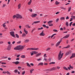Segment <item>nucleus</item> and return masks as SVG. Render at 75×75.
Here are the masks:
<instances>
[{"label":"nucleus","instance_id":"1","mask_svg":"<svg viewBox=\"0 0 75 75\" xmlns=\"http://www.w3.org/2000/svg\"><path fill=\"white\" fill-rule=\"evenodd\" d=\"M24 48V46L20 45L18 46L17 47L14 48V50H23Z\"/></svg>","mask_w":75,"mask_h":75},{"label":"nucleus","instance_id":"2","mask_svg":"<svg viewBox=\"0 0 75 75\" xmlns=\"http://www.w3.org/2000/svg\"><path fill=\"white\" fill-rule=\"evenodd\" d=\"M62 53V52L61 51H60L59 54L58 55V59L59 60H60L62 58V57H61V53Z\"/></svg>","mask_w":75,"mask_h":75},{"label":"nucleus","instance_id":"3","mask_svg":"<svg viewBox=\"0 0 75 75\" xmlns=\"http://www.w3.org/2000/svg\"><path fill=\"white\" fill-rule=\"evenodd\" d=\"M10 33L11 35L14 38H16V36H15V34H14V32L12 31Z\"/></svg>","mask_w":75,"mask_h":75},{"label":"nucleus","instance_id":"4","mask_svg":"<svg viewBox=\"0 0 75 75\" xmlns=\"http://www.w3.org/2000/svg\"><path fill=\"white\" fill-rule=\"evenodd\" d=\"M16 17L17 18H22V17L19 14H17L16 15Z\"/></svg>","mask_w":75,"mask_h":75},{"label":"nucleus","instance_id":"5","mask_svg":"<svg viewBox=\"0 0 75 75\" xmlns=\"http://www.w3.org/2000/svg\"><path fill=\"white\" fill-rule=\"evenodd\" d=\"M31 51H37L38 50V48H31Z\"/></svg>","mask_w":75,"mask_h":75},{"label":"nucleus","instance_id":"6","mask_svg":"<svg viewBox=\"0 0 75 75\" xmlns=\"http://www.w3.org/2000/svg\"><path fill=\"white\" fill-rule=\"evenodd\" d=\"M11 45H9L7 48V50H8L9 51H10V50H11Z\"/></svg>","mask_w":75,"mask_h":75},{"label":"nucleus","instance_id":"7","mask_svg":"<svg viewBox=\"0 0 75 75\" xmlns=\"http://www.w3.org/2000/svg\"><path fill=\"white\" fill-rule=\"evenodd\" d=\"M40 35H41V36H44L45 35V34L44 33V30H43L42 32L40 33Z\"/></svg>","mask_w":75,"mask_h":75},{"label":"nucleus","instance_id":"8","mask_svg":"<svg viewBox=\"0 0 75 75\" xmlns=\"http://www.w3.org/2000/svg\"><path fill=\"white\" fill-rule=\"evenodd\" d=\"M69 37V35L68 34L66 35L64 37H63V38H68V37Z\"/></svg>","mask_w":75,"mask_h":75},{"label":"nucleus","instance_id":"9","mask_svg":"<svg viewBox=\"0 0 75 75\" xmlns=\"http://www.w3.org/2000/svg\"><path fill=\"white\" fill-rule=\"evenodd\" d=\"M74 57H75V53L72 54V56L70 57V58L71 59L72 58H74Z\"/></svg>","mask_w":75,"mask_h":75},{"label":"nucleus","instance_id":"10","mask_svg":"<svg viewBox=\"0 0 75 75\" xmlns=\"http://www.w3.org/2000/svg\"><path fill=\"white\" fill-rule=\"evenodd\" d=\"M61 40H60L59 42H58L57 44H56V47H57V46H58L59 44H60V43H61Z\"/></svg>","mask_w":75,"mask_h":75},{"label":"nucleus","instance_id":"11","mask_svg":"<svg viewBox=\"0 0 75 75\" xmlns=\"http://www.w3.org/2000/svg\"><path fill=\"white\" fill-rule=\"evenodd\" d=\"M22 37H26V35L25 33H23L22 36Z\"/></svg>","mask_w":75,"mask_h":75},{"label":"nucleus","instance_id":"12","mask_svg":"<svg viewBox=\"0 0 75 75\" xmlns=\"http://www.w3.org/2000/svg\"><path fill=\"white\" fill-rule=\"evenodd\" d=\"M36 16L37 14H33L32 15V16L33 17H35Z\"/></svg>","mask_w":75,"mask_h":75},{"label":"nucleus","instance_id":"13","mask_svg":"<svg viewBox=\"0 0 75 75\" xmlns=\"http://www.w3.org/2000/svg\"><path fill=\"white\" fill-rule=\"evenodd\" d=\"M24 31L25 33L26 34H28V32L27 31L25 30V28L24 29Z\"/></svg>","mask_w":75,"mask_h":75},{"label":"nucleus","instance_id":"14","mask_svg":"<svg viewBox=\"0 0 75 75\" xmlns=\"http://www.w3.org/2000/svg\"><path fill=\"white\" fill-rule=\"evenodd\" d=\"M32 52H33L34 54H37L38 53V52H36V51H32Z\"/></svg>","mask_w":75,"mask_h":75},{"label":"nucleus","instance_id":"15","mask_svg":"<svg viewBox=\"0 0 75 75\" xmlns=\"http://www.w3.org/2000/svg\"><path fill=\"white\" fill-rule=\"evenodd\" d=\"M31 2H32V1L31 0H30L29 2L28 3V5H30L31 3Z\"/></svg>","mask_w":75,"mask_h":75},{"label":"nucleus","instance_id":"16","mask_svg":"<svg viewBox=\"0 0 75 75\" xmlns=\"http://www.w3.org/2000/svg\"><path fill=\"white\" fill-rule=\"evenodd\" d=\"M66 25L67 27H68L69 26V24L68 23V22H67L66 23Z\"/></svg>","mask_w":75,"mask_h":75},{"label":"nucleus","instance_id":"17","mask_svg":"<svg viewBox=\"0 0 75 75\" xmlns=\"http://www.w3.org/2000/svg\"><path fill=\"white\" fill-rule=\"evenodd\" d=\"M18 9H20V7H21V4H19L18 5Z\"/></svg>","mask_w":75,"mask_h":75},{"label":"nucleus","instance_id":"18","mask_svg":"<svg viewBox=\"0 0 75 75\" xmlns=\"http://www.w3.org/2000/svg\"><path fill=\"white\" fill-rule=\"evenodd\" d=\"M52 21H48L47 23L48 24H50V23H52V22H53Z\"/></svg>","mask_w":75,"mask_h":75},{"label":"nucleus","instance_id":"19","mask_svg":"<svg viewBox=\"0 0 75 75\" xmlns=\"http://www.w3.org/2000/svg\"><path fill=\"white\" fill-rule=\"evenodd\" d=\"M63 69H65V70H67V71H68V69L67 68V67H63Z\"/></svg>","mask_w":75,"mask_h":75},{"label":"nucleus","instance_id":"20","mask_svg":"<svg viewBox=\"0 0 75 75\" xmlns=\"http://www.w3.org/2000/svg\"><path fill=\"white\" fill-rule=\"evenodd\" d=\"M40 22V21H35L33 22V23H34L35 24H37V23H39Z\"/></svg>","mask_w":75,"mask_h":75},{"label":"nucleus","instance_id":"21","mask_svg":"<svg viewBox=\"0 0 75 75\" xmlns=\"http://www.w3.org/2000/svg\"><path fill=\"white\" fill-rule=\"evenodd\" d=\"M64 19H65L64 17H61L60 18V19L61 21L63 20H64Z\"/></svg>","mask_w":75,"mask_h":75},{"label":"nucleus","instance_id":"22","mask_svg":"<svg viewBox=\"0 0 75 75\" xmlns=\"http://www.w3.org/2000/svg\"><path fill=\"white\" fill-rule=\"evenodd\" d=\"M15 36H16V38H19V36H18V34H16Z\"/></svg>","mask_w":75,"mask_h":75},{"label":"nucleus","instance_id":"23","mask_svg":"<svg viewBox=\"0 0 75 75\" xmlns=\"http://www.w3.org/2000/svg\"><path fill=\"white\" fill-rule=\"evenodd\" d=\"M41 54V53H39L38 54H37L36 55V57H38V56H39V55H40Z\"/></svg>","mask_w":75,"mask_h":75},{"label":"nucleus","instance_id":"24","mask_svg":"<svg viewBox=\"0 0 75 75\" xmlns=\"http://www.w3.org/2000/svg\"><path fill=\"white\" fill-rule=\"evenodd\" d=\"M26 64L29 67H31V65H30V64H28V63H27Z\"/></svg>","mask_w":75,"mask_h":75},{"label":"nucleus","instance_id":"25","mask_svg":"<svg viewBox=\"0 0 75 75\" xmlns=\"http://www.w3.org/2000/svg\"><path fill=\"white\" fill-rule=\"evenodd\" d=\"M43 63H40L38 65H38H43Z\"/></svg>","mask_w":75,"mask_h":75},{"label":"nucleus","instance_id":"26","mask_svg":"<svg viewBox=\"0 0 75 75\" xmlns=\"http://www.w3.org/2000/svg\"><path fill=\"white\" fill-rule=\"evenodd\" d=\"M20 62L18 61H16L15 62V64L17 65V64H18Z\"/></svg>","mask_w":75,"mask_h":75},{"label":"nucleus","instance_id":"27","mask_svg":"<svg viewBox=\"0 0 75 75\" xmlns=\"http://www.w3.org/2000/svg\"><path fill=\"white\" fill-rule=\"evenodd\" d=\"M69 47H70V45H69L67 46V47H64L63 48H69Z\"/></svg>","mask_w":75,"mask_h":75},{"label":"nucleus","instance_id":"28","mask_svg":"<svg viewBox=\"0 0 75 75\" xmlns=\"http://www.w3.org/2000/svg\"><path fill=\"white\" fill-rule=\"evenodd\" d=\"M55 4L56 5H58V4H59V2H58L56 1L55 2Z\"/></svg>","mask_w":75,"mask_h":75},{"label":"nucleus","instance_id":"29","mask_svg":"<svg viewBox=\"0 0 75 75\" xmlns=\"http://www.w3.org/2000/svg\"><path fill=\"white\" fill-rule=\"evenodd\" d=\"M14 72L15 73H17V72H18V69L15 70Z\"/></svg>","mask_w":75,"mask_h":75},{"label":"nucleus","instance_id":"30","mask_svg":"<svg viewBox=\"0 0 75 75\" xmlns=\"http://www.w3.org/2000/svg\"><path fill=\"white\" fill-rule=\"evenodd\" d=\"M21 58H25V56L24 55H22L21 56Z\"/></svg>","mask_w":75,"mask_h":75},{"label":"nucleus","instance_id":"31","mask_svg":"<svg viewBox=\"0 0 75 75\" xmlns=\"http://www.w3.org/2000/svg\"><path fill=\"white\" fill-rule=\"evenodd\" d=\"M55 64V62H50L49 64Z\"/></svg>","mask_w":75,"mask_h":75},{"label":"nucleus","instance_id":"32","mask_svg":"<svg viewBox=\"0 0 75 75\" xmlns=\"http://www.w3.org/2000/svg\"><path fill=\"white\" fill-rule=\"evenodd\" d=\"M6 72L7 73V74H8V75H10L11 74V73H9V72H8V71H6Z\"/></svg>","mask_w":75,"mask_h":75},{"label":"nucleus","instance_id":"33","mask_svg":"<svg viewBox=\"0 0 75 75\" xmlns=\"http://www.w3.org/2000/svg\"><path fill=\"white\" fill-rule=\"evenodd\" d=\"M69 53L68 52H67L65 54L66 56H67L68 55H69Z\"/></svg>","mask_w":75,"mask_h":75},{"label":"nucleus","instance_id":"34","mask_svg":"<svg viewBox=\"0 0 75 75\" xmlns=\"http://www.w3.org/2000/svg\"><path fill=\"white\" fill-rule=\"evenodd\" d=\"M71 17L72 18H73V20H75V16H71Z\"/></svg>","mask_w":75,"mask_h":75},{"label":"nucleus","instance_id":"35","mask_svg":"<svg viewBox=\"0 0 75 75\" xmlns=\"http://www.w3.org/2000/svg\"><path fill=\"white\" fill-rule=\"evenodd\" d=\"M28 41H29V40L27 39L25 40L24 41L25 42H28Z\"/></svg>","mask_w":75,"mask_h":75},{"label":"nucleus","instance_id":"36","mask_svg":"<svg viewBox=\"0 0 75 75\" xmlns=\"http://www.w3.org/2000/svg\"><path fill=\"white\" fill-rule=\"evenodd\" d=\"M53 70H54V67L50 69V71H53Z\"/></svg>","mask_w":75,"mask_h":75},{"label":"nucleus","instance_id":"37","mask_svg":"<svg viewBox=\"0 0 75 75\" xmlns=\"http://www.w3.org/2000/svg\"><path fill=\"white\" fill-rule=\"evenodd\" d=\"M71 10V7H69L68 9V11H70Z\"/></svg>","mask_w":75,"mask_h":75},{"label":"nucleus","instance_id":"38","mask_svg":"<svg viewBox=\"0 0 75 75\" xmlns=\"http://www.w3.org/2000/svg\"><path fill=\"white\" fill-rule=\"evenodd\" d=\"M49 25L50 27H51L53 25V24H52V23H51L50 24H49Z\"/></svg>","mask_w":75,"mask_h":75},{"label":"nucleus","instance_id":"39","mask_svg":"<svg viewBox=\"0 0 75 75\" xmlns=\"http://www.w3.org/2000/svg\"><path fill=\"white\" fill-rule=\"evenodd\" d=\"M27 50H31V48H28L27 49Z\"/></svg>","mask_w":75,"mask_h":75},{"label":"nucleus","instance_id":"40","mask_svg":"<svg viewBox=\"0 0 75 75\" xmlns=\"http://www.w3.org/2000/svg\"><path fill=\"white\" fill-rule=\"evenodd\" d=\"M6 23H4V24H3V26L4 27H5L6 26V25H5Z\"/></svg>","mask_w":75,"mask_h":75},{"label":"nucleus","instance_id":"41","mask_svg":"<svg viewBox=\"0 0 75 75\" xmlns=\"http://www.w3.org/2000/svg\"><path fill=\"white\" fill-rule=\"evenodd\" d=\"M54 70H57V67H53Z\"/></svg>","mask_w":75,"mask_h":75},{"label":"nucleus","instance_id":"42","mask_svg":"<svg viewBox=\"0 0 75 75\" xmlns=\"http://www.w3.org/2000/svg\"><path fill=\"white\" fill-rule=\"evenodd\" d=\"M59 18H57V19L56 20V22H57H57H58V21H59Z\"/></svg>","mask_w":75,"mask_h":75},{"label":"nucleus","instance_id":"43","mask_svg":"<svg viewBox=\"0 0 75 75\" xmlns=\"http://www.w3.org/2000/svg\"><path fill=\"white\" fill-rule=\"evenodd\" d=\"M33 71H34V70H33V69H31L30 70V73L31 74H32V73H33Z\"/></svg>","mask_w":75,"mask_h":75},{"label":"nucleus","instance_id":"44","mask_svg":"<svg viewBox=\"0 0 75 75\" xmlns=\"http://www.w3.org/2000/svg\"><path fill=\"white\" fill-rule=\"evenodd\" d=\"M44 58H46V57H47V56H46V54H44Z\"/></svg>","mask_w":75,"mask_h":75},{"label":"nucleus","instance_id":"45","mask_svg":"<svg viewBox=\"0 0 75 75\" xmlns=\"http://www.w3.org/2000/svg\"><path fill=\"white\" fill-rule=\"evenodd\" d=\"M53 31L54 32H57V31H58V30H55V29L53 30Z\"/></svg>","mask_w":75,"mask_h":75},{"label":"nucleus","instance_id":"46","mask_svg":"<svg viewBox=\"0 0 75 75\" xmlns=\"http://www.w3.org/2000/svg\"><path fill=\"white\" fill-rule=\"evenodd\" d=\"M18 68L19 69V70H20V69H21V67H18Z\"/></svg>","mask_w":75,"mask_h":75},{"label":"nucleus","instance_id":"47","mask_svg":"<svg viewBox=\"0 0 75 75\" xmlns=\"http://www.w3.org/2000/svg\"><path fill=\"white\" fill-rule=\"evenodd\" d=\"M72 23H73V22H71L69 24V25H70V27H71V25H72Z\"/></svg>","mask_w":75,"mask_h":75},{"label":"nucleus","instance_id":"48","mask_svg":"<svg viewBox=\"0 0 75 75\" xmlns=\"http://www.w3.org/2000/svg\"><path fill=\"white\" fill-rule=\"evenodd\" d=\"M24 74H25V71H24L23 72H22V74L24 75Z\"/></svg>","mask_w":75,"mask_h":75},{"label":"nucleus","instance_id":"49","mask_svg":"<svg viewBox=\"0 0 75 75\" xmlns=\"http://www.w3.org/2000/svg\"><path fill=\"white\" fill-rule=\"evenodd\" d=\"M42 26L44 27H45H45H46V25H43Z\"/></svg>","mask_w":75,"mask_h":75},{"label":"nucleus","instance_id":"50","mask_svg":"<svg viewBox=\"0 0 75 75\" xmlns=\"http://www.w3.org/2000/svg\"><path fill=\"white\" fill-rule=\"evenodd\" d=\"M21 42V41H19L17 42V44H20Z\"/></svg>","mask_w":75,"mask_h":75},{"label":"nucleus","instance_id":"51","mask_svg":"<svg viewBox=\"0 0 75 75\" xmlns=\"http://www.w3.org/2000/svg\"><path fill=\"white\" fill-rule=\"evenodd\" d=\"M29 10L30 11V12H32V11H33V10L31 9H29Z\"/></svg>","mask_w":75,"mask_h":75},{"label":"nucleus","instance_id":"52","mask_svg":"<svg viewBox=\"0 0 75 75\" xmlns=\"http://www.w3.org/2000/svg\"><path fill=\"white\" fill-rule=\"evenodd\" d=\"M68 52H69V54H71V53H72V51H70Z\"/></svg>","mask_w":75,"mask_h":75},{"label":"nucleus","instance_id":"53","mask_svg":"<svg viewBox=\"0 0 75 75\" xmlns=\"http://www.w3.org/2000/svg\"><path fill=\"white\" fill-rule=\"evenodd\" d=\"M44 60H45V61H47V59H46V58H45L44 59Z\"/></svg>","mask_w":75,"mask_h":75},{"label":"nucleus","instance_id":"54","mask_svg":"<svg viewBox=\"0 0 75 75\" xmlns=\"http://www.w3.org/2000/svg\"><path fill=\"white\" fill-rule=\"evenodd\" d=\"M60 67H58V66H57V69H60Z\"/></svg>","mask_w":75,"mask_h":75},{"label":"nucleus","instance_id":"55","mask_svg":"<svg viewBox=\"0 0 75 75\" xmlns=\"http://www.w3.org/2000/svg\"><path fill=\"white\" fill-rule=\"evenodd\" d=\"M6 6V4H4L3 5V6H2V7H4L5 6Z\"/></svg>","mask_w":75,"mask_h":75},{"label":"nucleus","instance_id":"56","mask_svg":"<svg viewBox=\"0 0 75 75\" xmlns=\"http://www.w3.org/2000/svg\"><path fill=\"white\" fill-rule=\"evenodd\" d=\"M28 25H26L25 26V27L26 28H28Z\"/></svg>","mask_w":75,"mask_h":75},{"label":"nucleus","instance_id":"57","mask_svg":"<svg viewBox=\"0 0 75 75\" xmlns=\"http://www.w3.org/2000/svg\"><path fill=\"white\" fill-rule=\"evenodd\" d=\"M41 59L40 58H39V59H37V61H40V60H41Z\"/></svg>","mask_w":75,"mask_h":75},{"label":"nucleus","instance_id":"58","mask_svg":"<svg viewBox=\"0 0 75 75\" xmlns=\"http://www.w3.org/2000/svg\"><path fill=\"white\" fill-rule=\"evenodd\" d=\"M19 59H20V58L18 57V58H16V60L17 61V60H19Z\"/></svg>","mask_w":75,"mask_h":75},{"label":"nucleus","instance_id":"59","mask_svg":"<svg viewBox=\"0 0 75 75\" xmlns=\"http://www.w3.org/2000/svg\"><path fill=\"white\" fill-rule=\"evenodd\" d=\"M1 64H6V63H4V62H2L1 63Z\"/></svg>","mask_w":75,"mask_h":75},{"label":"nucleus","instance_id":"60","mask_svg":"<svg viewBox=\"0 0 75 75\" xmlns=\"http://www.w3.org/2000/svg\"><path fill=\"white\" fill-rule=\"evenodd\" d=\"M50 50V48H48L46 50V51H48V50Z\"/></svg>","mask_w":75,"mask_h":75},{"label":"nucleus","instance_id":"61","mask_svg":"<svg viewBox=\"0 0 75 75\" xmlns=\"http://www.w3.org/2000/svg\"><path fill=\"white\" fill-rule=\"evenodd\" d=\"M3 73L4 74H6V71H4L3 72Z\"/></svg>","mask_w":75,"mask_h":75},{"label":"nucleus","instance_id":"62","mask_svg":"<svg viewBox=\"0 0 75 75\" xmlns=\"http://www.w3.org/2000/svg\"><path fill=\"white\" fill-rule=\"evenodd\" d=\"M59 12H57L56 13V14H59Z\"/></svg>","mask_w":75,"mask_h":75},{"label":"nucleus","instance_id":"63","mask_svg":"<svg viewBox=\"0 0 75 75\" xmlns=\"http://www.w3.org/2000/svg\"><path fill=\"white\" fill-rule=\"evenodd\" d=\"M69 17L68 16H67L66 19H69Z\"/></svg>","mask_w":75,"mask_h":75},{"label":"nucleus","instance_id":"64","mask_svg":"<svg viewBox=\"0 0 75 75\" xmlns=\"http://www.w3.org/2000/svg\"><path fill=\"white\" fill-rule=\"evenodd\" d=\"M73 26H75V23H73L72 24Z\"/></svg>","mask_w":75,"mask_h":75}]
</instances>
